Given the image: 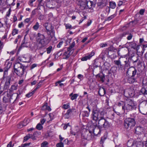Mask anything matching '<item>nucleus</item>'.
Segmentation results:
<instances>
[{"label":"nucleus","mask_w":147,"mask_h":147,"mask_svg":"<svg viewBox=\"0 0 147 147\" xmlns=\"http://www.w3.org/2000/svg\"><path fill=\"white\" fill-rule=\"evenodd\" d=\"M61 81H58L57 82L55 83V86H58L59 84V85L60 86H62L63 85V83H61Z\"/></svg>","instance_id":"nucleus-48"},{"label":"nucleus","mask_w":147,"mask_h":147,"mask_svg":"<svg viewBox=\"0 0 147 147\" xmlns=\"http://www.w3.org/2000/svg\"><path fill=\"white\" fill-rule=\"evenodd\" d=\"M40 135V133L39 132H35L33 134V135L30 134V138L34 140L36 139L35 137H38Z\"/></svg>","instance_id":"nucleus-22"},{"label":"nucleus","mask_w":147,"mask_h":147,"mask_svg":"<svg viewBox=\"0 0 147 147\" xmlns=\"http://www.w3.org/2000/svg\"><path fill=\"white\" fill-rule=\"evenodd\" d=\"M135 92L133 88H129L126 89L124 92V94L127 97H133L135 95Z\"/></svg>","instance_id":"nucleus-7"},{"label":"nucleus","mask_w":147,"mask_h":147,"mask_svg":"<svg viewBox=\"0 0 147 147\" xmlns=\"http://www.w3.org/2000/svg\"><path fill=\"white\" fill-rule=\"evenodd\" d=\"M106 93V90L103 87L100 88L98 93L100 96H103Z\"/></svg>","instance_id":"nucleus-21"},{"label":"nucleus","mask_w":147,"mask_h":147,"mask_svg":"<svg viewBox=\"0 0 147 147\" xmlns=\"http://www.w3.org/2000/svg\"><path fill=\"white\" fill-rule=\"evenodd\" d=\"M21 94L20 92L19 93H15L13 94L11 96H10V101H12L13 102H16L19 98Z\"/></svg>","instance_id":"nucleus-10"},{"label":"nucleus","mask_w":147,"mask_h":147,"mask_svg":"<svg viewBox=\"0 0 147 147\" xmlns=\"http://www.w3.org/2000/svg\"><path fill=\"white\" fill-rule=\"evenodd\" d=\"M140 92L144 95H147V89L144 88H142L140 90Z\"/></svg>","instance_id":"nucleus-32"},{"label":"nucleus","mask_w":147,"mask_h":147,"mask_svg":"<svg viewBox=\"0 0 147 147\" xmlns=\"http://www.w3.org/2000/svg\"><path fill=\"white\" fill-rule=\"evenodd\" d=\"M39 26L40 25L39 24L38 22H37L35 24L33 28L34 30L36 31L39 28Z\"/></svg>","instance_id":"nucleus-33"},{"label":"nucleus","mask_w":147,"mask_h":147,"mask_svg":"<svg viewBox=\"0 0 147 147\" xmlns=\"http://www.w3.org/2000/svg\"><path fill=\"white\" fill-rule=\"evenodd\" d=\"M30 144V143H26L24 144H22V147H26L28 146Z\"/></svg>","instance_id":"nucleus-54"},{"label":"nucleus","mask_w":147,"mask_h":147,"mask_svg":"<svg viewBox=\"0 0 147 147\" xmlns=\"http://www.w3.org/2000/svg\"><path fill=\"white\" fill-rule=\"evenodd\" d=\"M11 77V74H10L7 76H6L4 78H2V79L3 80H5V82L4 85V88H7L10 85Z\"/></svg>","instance_id":"nucleus-8"},{"label":"nucleus","mask_w":147,"mask_h":147,"mask_svg":"<svg viewBox=\"0 0 147 147\" xmlns=\"http://www.w3.org/2000/svg\"><path fill=\"white\" fill-rule=\"evenodd\" d=\"M73 53V51L71 50L70 51L67 49V51L64 52L63 53V55L65 56V57L64 58V59H67Z\"/></svg>","instance_id":"nucleus-18"},{"label":"nucleus","mask_w":147,"mask_h":147,"mask_svg":"<svg viewBox=\"0 0 147 147\" xmlns=\"http://www.w3.org/2000/svg\"><path fill=\"white\" fill-rule=\"evenodd\" d=\"M107 50L109 51H114L116 50V49L112 46H111L107 49Z\"/></svg>","instance_id":"nucleus-46"},{"label":"nucleus","mask_w":147,"mask_h":147,"mask_svg":"<svg viewBox=\"0 0 147 147\" xmlns=\"http://www.w3.org/2000/svg\"><path fill=\"white\" fill-rule=\"evenodd\" d=\"M48 144V143L47 141L43 142L41 145V147H47V145Z\"/></svg>","instance_id":"nucleus-41"},{"label":"nucleus","mask_w":147,"mask_h":147,"mask_svg":"<svg viewBox=\"0 0 147 147\" xmlns=\"http://www.w3.org/2000/svg\"><path fill=\"white\" fill-rule=\"evenodd\" d=\"M92 133V131H89V133H88L86 136H84V138L88 140L93 139L94 138V136Z\"/></svg>","instance_id":"nucleus-14"},{"label":"nucleus","mask_w":147,"mask_h":147,"mask_svg":"<svg viewBox=\"0 0 147 147\" xmlns=\"http://www.w3.org/2000/svg\"><path fill=\"white\" fill-rule=\"evenodd\" d=\"M70 107L69 104V103H67L63 105L62 107L64 109H69Z\"/></svg>","instance_id":"nucleus-37"},{"label":"nucleus","mask_w":147,"mask_h":147,"mask_svg":"<svg viewBox=\"0 0 147 147\" xmlns=\"http://www.w3.org/2000/svg\"><path fill=\"white\" fill-rule=\"evenodd\" d=\"M46 120L45 119H43L40 120V122L41 123L42 125H43L46 121Z\"/></svg>","instance_id":"nucleus-61"},{"label":"nucleus","mask_w":147,"mask_h":147,"mask_svg":"<svg viewBox=\"0 0 147 147\" xmlns=\"http://www.w3.org/2000/svg\"><path fill=\"white\" fill-rule=\"evenodd\" d=\"M120 59V58H119L118 60H116L114 61L115 64L117 65L118 67H121L122 66Z\"/></svg>","instance_id":"nucleus-30"},{"label":"nucleus","mask_w":147,"mask_h":147,"mask_svg":"<svg viewBox=\"0 0 147 147\" xmlns=\"http://www.w3.org/2000/svg\"><path fill=\"white\" fill-rule=\"evenodd\" d=\"M11 9L10 8L9 9L8 11H7L6 13V18L9 17L10 15V13H11Z\"/></svg>","instance_id":"nucleus-47"},{"label":"nucleus","mask_w":147,"mask_h":147,"mask_svg":"<svg viewBox=\"0 0 147 147\" xmlns=\"http://www.w3.org/2000/svg\"><path fill=\"white\" fill-rule=\"evenodd\" d=\"M37 64H33L30 67V68L31 69H32L34 68L35 67L37 66Z\"/></svg>","instance_id":"nucleus-58"},{"label":"nucleus","mask_w":147,"mask_h":147,"mask_svg":"<svg viewBox=\"0 0 147 147\" xmlns=\"http://www.w3.org/2000/svg\"><path fill=\"white\" fill-rule=\"evenodd\" d=\"M116 4L115 2L113 1L109 2V6L111 8H115L116 7Z\"/></svg>","instance_id":"nucleus-31"},{"label":"nucleus","mask_w":147,"mask_h":147,"mask_svg":"<svg viewBox=\"0 0 147 147\" xmlns=\"http://www.w3.org/2000/svg\"><path fill=\"white\" fill-rule=\"evenodd\" d=\"M110 124L109 123L106 119L105 122L103 123L102 127H104L105 128H109L110 126Z\"/></svg>","instance_id":"nucleus-28"},{"label":"nucleus","mask_w":147,"mask_h":147,"mask_svg":"<svg viewBox=\"0 0 147 147\" xmlns=\"http://www.w3.org/2000/svg\"><path fill=\"white\" fill-rule=\"evenodd\" d=\"M47 53L49 54L51 53L52 51L53 50V47L52 46H50L48 47L46 49Z\"/></svg>","instance_id":"nucleus-34"},{"label":"nucleus","mask_w":147,"mask_h":147,"mask_svg":"<svg viewBox=\"0 0 147 147\" xmlns=\"http://www.w3.org/2000/svg\"><path fill=\"white\" fill-rule=\"evenodd\" d=\"M127 80L128 82L130 84H132L137 82L136 79L132 76L131 77H128Z\"/></svg>","instance_id":"nucleus-20"},{"label":"nucleus","mask_w":147,"mask_h":147,"mask_svg":"<svg viewBox=\"0 0 147 147\" xmlns=\"http://www.w3.org/2000/svg\"><path fill=\"white\" fill-rule=\"evenodd\" d=\"M75 111L74 109H68L66 113L64 115V117L65 118L68 119L69 117L73 112Z\"/></svg>","instance_id":"nucleus-11"},{"label":"nucleus","mask_w":147,"mask_h":147,"mask_svg":"<svg viewBox=\"0 0 147 147\" xmlns=\"http://www.w3.org/2000/svg\"><path fill=\"white\" fill-rule=\"evenodd\" d=\"M18 29H15L13 30L12 34V35L14 36V35L17 34L18 33Z\"/></svg>","instance_id":"nucleus-45"},{"label":"nucleus","mask_w":147,"mask_h":147,"mask_svg":"<svg viewBox=\"0 0 147 147\" xmlns=\"http://www.w3.org/2000/svg\"><path fill=\"white\" fill-rule=\"evenodd\" d=\"M12 142L10 141L9 144L7 145V147H13L14 146V144H12Z\"/></svg>","instance_id":"nucleus-55"},{"label":"nucleus","mask_w":147,"mask_h":147,"mask_svg":"<svg viewBox=\"0 0 147 147\" xmlns=\"http://www.w3.org/2000/svg\"><path fill=\"white\" fill-rule=\"evenodd\" d=\"M18 59L21 61L23 62L29 63L31 61L30 57L25 55L19 57Z\"/></svg>","instance_id":"nucleus-9"},{"label":"nucleus","mask_w":147,"mask_h":147,"mask_svg":"<svg viewBox=\"0 0 147 147\" xmlns=\"http://www.w3.org/2000/svg\"><path fill=\"white\" fill-rule=\"evenodd\" d=\"M76 131L74 132H72L71 134L73 135H77V136L80 134V132L78 127H75Z\"/></svg>","instance_id":"nucleus-23"},{"label":"nucleus","mask_w":147,"mask_h":147,"mask_svg":"<svg viewBox=\"0 0 147 147\" xmlns=\"http://www.w3.org/2000/svg\"><path fill=\"white\" fill-rule=\"evenodd\" d=\"M63 44V41H60L59 43L57 45V48H60L62 45Z\"/></svg>","instance_id":"nucleus-57"},{"label":"nucleus","mask_w":147,"mask_h":147,"mask_svg":"<svg viewBox=\"0 0 147 147\" xmlns=\"http://www.w3.org/2000/svg\"><path fill=\"white\" fill-rule=\"evenodd\" d=\"M124 124V127L127 129L131 128L135 125V120L133 118H127L125 120Z\"/></svg>","instance_id":"nucleus-5"},{"label":"nucleus","mask_w":147,"mask_h":147,"mask_svg":"<svg viewBox=\"0 0 147 147\" xmlns=\"http://www.w3.org/2000/svg\"><path fill=\"white\" fill-rule=\"evenodd\" d=\"M35 91H34V90L32 92L28 93L26 94V97L28 98L30 97L33 94L35 93Z\"/></svg>","instance_id":"nucleus-39"},{"label":"nucleus","mask_w":147,"mask_h":147,"mask_svg":"<svg viewBox=\"0 0 147 147\" xmlns=\"http://www.w3.org/2000/svg\"><path fill=\"white\" fill-rule=\"evenodd\" d=\"M94 55V52H92L90 54H89L84 57H83L81 59L83 61H86L87 60L90 59V58Z\"/></svg>","instance_id":"nucleus-12"},{"label":"nucleus","mask_w":147,"mask_h":147,"mask_svg":"<svg viewBox=\"0 0 147 147\" xmlns=\"http://www.w3.org/2000/svg\"><path fill=\"white\" fill-rule=\"evenodd\" d=\"M107 45V44L106 43H101L100 45V46L101 47H104L106 46Z\"/></svg>","instance_id":"nucleus-62"},{"label":"nucleus","mask_w":147,"mask_h":147,"mask_svg":"<svg viewBox=\"0 0 147 147\" xmlns=\"http://www.w3.org/2000/svg\"><path fill=\"white\" fill-rule=\"evenodd\" d=\"M36 42H35L32 48V50L36 51L37 50H40L46 46L50 42L49 40L46 38L44 35L38 33L36 37Z\"/></svg>","instance_id":"nucleus-2"},{"label":"nucleus","mask_w":147,"mask_h":147,"mask_svg":"<svg viewBox=\"0 0 147 147\" xmlns=\"http://www.w3.org/2000/svg\"><path fill=\"white\" fill-rule=\"evenodd\" d=\"M75 45V42L73 41L71 44L70 45L69 47L67 49H68V50H69L70 51H73V53L74 52V49L73 48L74 47Z\"/></svg>","instance_id":"nucleus-25"},{"label":"nucleus","mask_w":147,"mask_h":147,"mask_svg":"<svg viewBox=\"0 0 147 147\" xmlns=\"http://www.w3.org/2000/svg\"><path fill=\"white\" fill-rule=\"evenodd\" d=\"M144 130L143 128L140 126H138L135 129L136 133L138 134H141L142 132H143Z\"/></svg>","instance_id":"nucleus-19"},{"label":"nucleus","mask_w":147,"mask_h":147,"mask_svg":"<svg viewBox=\"0 0 147 147\" xmlns=\"http://www.w3.org/2000/svg\"><path fill=\"white\" fill-rule=\"evenodd\" d=\"M18 26L19 28H21V27L24 26V24L23 23L21 22L18 25Z\"/></svg>","instance_id":"nucleus-64"},{"label":"nucleus","mask_w":147,"mask_h":147,"mask_svg":"<svg viewBox=\"0 0 147 147\" xmlns=\"http://www.w3.org/2000/svg\"><path fill=\"white\" fill-rule=\"evenodd\" d=\"M131 68H133L132 76L134 77L137 73V70L134 67H133Z\"/></svg>","instance_id":"nucleus-36"},{"label":"nucleus","mask_w":147,"mask_h":147,"mask_svg":"<svg viewBox=\"0 0 147 147\" xmlns=\"http://www.w3.org/2000/svg\"><path fill=\"white\" fill-rule=\"evenodd\" d=\"M43 81H40V82L37 84L36 87L34 90L35 92L37 89L39 88L41 86V83Z\"/></svg>","instance_id":"nucleus-38"},{"label":"nucleus","mask_w":147,"mask_h":147,"mask_svg":"<svg viewBox=\"0 0 147 147\" xmlns=\"http://www.w3.org/2000/svg\"><path fill=\"white\" fill-rule=\"evenodd\" d=\"M36 0H30L28 2V4L31 6H33V3Z\"/></svg>","instance_id":"nucleus-50"},{"label":"nucleus","mask_w":147,"mask_h":147,"mask_svg":"<svg viewBox=\"0 0 147 147\" xmlns=\"http://www.w3.org/2000/svg\"><path fill=\"white\" fill-rule=\"evenodd\" d=\"M71 26L69 24H67L65 25L66 29H71Z\"/></svg>","instance_id":"nucleus-53"},{"label":"nucleus","mask_w":147,"mask_h":147,"mask_svg":"<svg viewBox=\"0 0 147 147\" xmlns=\"http://www.w3.org/2000/svg\"><path fill=\"white\" fill-rule=\"evenodd\" d=\"M132 35L131 34H129V35L127 36V39L128 40H131L132 37Z\"/></svg>","instance_id":"nucleus-59"},{"label":"nucleus","mask_w":147,"mask_h":147,"mask_svg":"<svg viewBox=\"0 0 147 147\" xmlns=\"http://www.w3.org/2000/svg\"><path fill=\"white\" fill-rule=\"evenodd\" d=\"M139 109H141V110L143 111L144 110L146 111L145 113H142L143 114H147V110H146L147 108L144 102H141L140 105H139Z\"/></svg>","instance_id":"nucleus-13"},{"label":"nucleus","mask_w":147,"mask_h":147,"mask_svg":"<svg viewBox=\"0 0 147 147\" xmlns=\"http://www.w3.org/2000/svg\"><path fill=\"white\" fill-rule=\"evenodd\" d=\"M41 110L43 111H51V109L50 107L48 106L47 103H45L41 108Z\"/></svg>","instance_id":"nucleus-17"},{"label":"nucleus","mask_w":147,"mask_h":147,"mask_svg":"<svg viewBox=\"0 0 147 147\" xmlns=\"http://www.w3.org/2000/svg\"><path fill=\"white\" fill-rule=\"evenodd\" d=\"M3 101L5 103L11 101L10 99V96L8 94H7L6 96H4L3 97Z\"/></svg>","instance_id":"nucleus-24"},{"label":"nucleus","mask_w":147,"mask_h":147,"mask_svg":"<svg viewBox=\"0 0 147 147\" xmlns=\"http://www.w3.org/2000/svg\"><path fill=\"white\" fill-rule=\"evenodd\" d=\"M44 18V16L42 14L40 15L38 19L40 20H42Z\"/></svg>","instance_id":"nucleus-60"},{"label":"nucleus","mask_w":147,"mask_h":147,"mask_svg":"<svg viewBox=\"0 0 147 147\" xmlns=\"http://www.w3.org/2000/svg\"><path fill=\"white\" fill-rule=\"evenodd\" d=\"M69 96L71 97V99L72 100H74L76 99L78 96V95L77 94H73V93H71L70 94Z\"/></svg>","instance_id":"nucleus-29"},{"label":"nucleus","mask_w":147,"mask_h":147,"mask_svg":"<svg viewBox=\"0 0 147 147\" xmlns=\"http://www.w3.org/2000/svg\"><path fill=\"white\" fill-rule=\"evenodd\" d=\"M56 146L57 147H63V144L62 142L58 143L56 144Z\"/></svg>","instance_id":"nucleus-49"},{"label":"nucleus","mask_w":147,"mask_h":147,"mask_svg":"<svg viewBox=\"0 0 147 147\" xmlns=\"http://www.w3.org/2000/svg\"><path fill=\"white\" fill-rule=\"evenodd\" d=\"M75 45V42L73 41L71 44L70 45L69 47L67 49H68V50H69L70 51H73V53L74 52V49L73 48L74 47Z\"/></svg>","instance_id":"nucleus-26"},{"label":"nucleus","mask_w":147,"mask_h":147,"mask_svg":"<svg viewBox=\"0 0 147 147\" xmlns=\"http://www.w3.org/2000/svg\"><path fill=\"white\" fill-rule=\"evenodd\" d=\"M95 127L94 129H92V132L93 133L94 135L96 136L100 134L101 128L98 127V126Z\"/></svg>","instance_id":"nucleus-16"},{"label":"nucleus","mask_w":147,"mask_h":147,"mask_svg":"<svg viewBox=\"0 0 147 147\" xmlns=\"http://www.w3.org/2000/svg\"><path fill=\"white\" fill-rule=\"evenodd\" d=\"M46 52V51H44L41 52L40 51H39V54L38 55V56H40L42 57L43 55V54L45 52Z\"/></svg>","instance_id":"nucleus-63"},{"label":"nucleus","mask_w":147,"mask_h":147,"mask_svg":"<svg viewBox=\"0 0 147 147\" xmlns=\"http://www.w3.org/2000/svg\"><path fill=\"white\" fill-rule=\"evenodd\" d=\"M8 69H6L3 72V76L2 78H4L8 76Z\"/></svg>","instance_id":"nucleus-43"},{"label":"nucleus","mask_w":147,"mask_h":147,"mask_svg":"<svg viewBox=\"0 0 147 147\" xmlns=\"http://www.w3.org/2000/svg\"><path fill=\"white\" fill-rule=\"evenodd\" d=\"M4 111V108L1 105H0V115Z\"/></svg>","instance_id":"nucleus-51"},{"label":"nucleus","mask_w":147,"mask_h":147,"mask_svg":"<svg viewBox=\"0 0 147 147\" xmlns=\"http://www.w3.org/2000/svg\"><path fill=\"white\" fill-rule=\"evenodd\" d=\"M116 16L115 14H113L106 18L107 20H110Z\"/></svg>","instance_id":"nucleus-44"},{"label":"nucleus","mask_w":147,"mask_h":147,"mask_svg":"<svg viewBox=\"0 0 147 147\" xmlns=\"http://www.w3.org/2000/svg\"><path fill=\"white\" fill-rule=\"evenodd\" d=\"M38 1L39 3V6L46 5L47 7L49 8L53 7L52 2L51 1H47L46 2V0H38Z\"/></svg>","instance_id":"nucleus-6"},{"label":"nucleus","mask_w":147,"mask_h":147,"mask_svg":"<svg viewBox=\"0 0 147 147\" xmlns=\"http://www.w3.org/2000/svg\"><path fill=\"white\" fill-rule=\"evenodd\" d=\"M81 113L84 117H88L90 114V112L87 111H84L81 112Z\"/></svg>","instance_id":"nucleus-27"},{"label":"nucleus","mask_w":147,"mask_h":147,"mask_svg":"<svg viewBox=\"0 0 147 147\" xmlns=\"http://www.w3.org/2000/svg\"><path fill=\"white\" fill-rule=\"evenodd\" d=\"M86 5L85 7V8L91 9V8L92 6H94V4L93 2L92 1H86Z\"/></svg>","instance_id":"nucleus-15"},{"label":"nucleus","mask_w":147,"mask_h":147,"mask_svg":"<svg viewBox=\"0 0 147 147\" xmlns=\"http://www.w3.org/2000/svg\"><path fill=\"white\" fill-rule=\"evenodd\" d=\"M43 127L42 124L38 123L36 127V128L38 130H41L42 128Z\"/></svg>","instance_id":"nucleus-40"},{"label":"nucleus","mask_w":147,"mask_h":147,"mask_svg":"<svg viewBox=\"0 0 147 147\" xmlns=\"http://www.w3.org/2000/svg\"><path fill=\"white\" fill-rule=\"evenodd\" d=\"M14 72L17 75L20 77H22L25 70L24 66L19 62L15 63L14 66Z\"/></svg>","instance_id":"nucleus-4"},{"label":"nucleus","mask_w":147,"mask_h":147,"mask_svg":"<svg viewBox=\"0 0 147 147\" xmlns=\"http://www.w3.org/2000/svg\"><path fill=\"white\" fill-rule=\"evenodd\" d=\"M105 115L104 110L94 109L91 115L92 122L93 126H98L100 128H102L103 123L106 119L104 117Z\"/></svg>","instance_id":"nucleus-1"},{"label":"nucleus","mask_w":147,"mask_h":147,"mask_svg":"<svg viewBox=\"0 0 147 147\" xmlns=\"http://www.w3.org/2000/svg\"><path fill=\"white\" fill-rule=\"evenodd\" d=\"M136 145L137 147H143L144 146L143 144L141 141L137 142Z\"/></svg>","instance_id":"nucleus-35"},{"label":"nucleus","mask_w":147,"mask_h":147,"mask_svg":"<svg viewBox=\"0 0 147 147\" xmlns=\"http://www.w3.org/2000/svg\"><path fill=\"white\" fill-rule=\"evenodd\" d=\"M118 105L119 107L122 106V110L126 114L127 112L135 110L137 107L136 103L131 100L129 99L124 102L121 101L118 102Z\"/></svg>","instance_id":"nucleus-3"},{"label":"nucleus","mask_w":147,"mask_h":147,"mask_svg":"<svg viewBox=\"0 0 147 147\" xmlns=\"http://www.w3.org/2000/svg\"><path fill=\"white\" fill-rule=\"evenodd\" d=\"M138 61V58H137L136 60L133 61L134 64L135 65V63L138 61V63H137V65H140V61Z\"/></svg>","instance_id":"nucleus-56"},{"label":"nucleus","mask_w":147,"mask_h":147,"mask_svg":"<svg viewBox=\"0 0 147 147\" xmlns=\"http://www.w3.org/2000/svg\"><path fill=\"white\" fill-rule=\"evenodd\" d=\"M30 134H28L24 137V140L25 141H26L30 138Z\"/></svg>","instance_id":"nucleus-52"},{"label":"nucleus","mask_w":147,"mask_h":147,"mask_svg":"<svg viewBox=\"0 0 147 147\" xmlns=\"http://www.w3.org/2000/svg\"><path fill=\"white\" fill-rule=\"evenodd\" d=\"M17 86L15 85H12L10 89L11 91H13L17 89Z\"/></svg>","instance_id":"nucleus-42"}]
</instances>
